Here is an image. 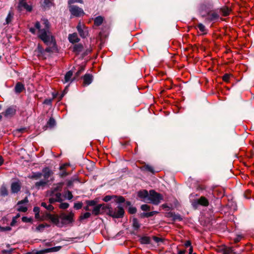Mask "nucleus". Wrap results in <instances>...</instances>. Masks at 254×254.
<instances>
[{"label": "nucleus", "instance_id": "f257e3e1", "mask_svg": "<svg viewBox=\"0 0 254 254\" xmlns=\"http://www.w3.org/2000/svg\"><path fill=\"white\" fill-rule=\"evenodd\" d=\"M50 23L47 19H42L40 22L37 21L34 24V27L29 28V31L32 34H35L38 31V37L48 47L45 51L50 53L57 49L56 40L50 31Z\"/></svg>", "mask_w": 254, "mask_h": 254}, {"label": "nucleus", "instance_id": "f03ea898", "mask_svg": "<svg viewBox=\"0 0 254 254\" xmlns=\"http://www.w3.org/2000/svg\"><path fill=\"white\" fill-rule=\"evenodd\" d=\"M148 199V202L152 203L155 205H158L163 199V196L154 190H151L149 191V195Z\"/></svg>", "mask_w": 254, "mask_h": 254}, {"label": "nucleus", "instance_id": "7ed1b4c3", "mask_svg": "<svg viewBox=\"0 0 254 254\" xmlns=\"http://www.w3.org/2000/svg\"><path fill=\"white\" fill-rule=\"evenodd\" d=\"M74 213L70 212L68 214L62 213L60 214L61 219V227L64 225H67L73 222Z\"/></svg>", "mask_w": 254, "mask_h": 254}, {"label": "nucleus", "instance_id": "20e7f679", "mask_svg": "<svg viewBox=\"0 0 254 254\" xmlns=\"http://www.w3.org/2000/svg\"><path fill=\"white\" fill-rule=\"evenodd\" d=\"M109 215L114 218H121L124 214V210L120 206H118L114 209H110L109 211Z\"/></svg>", "mask_w": 254, "mask_h": 254}, {"label": "nucleus", "instance_id": "39448f33", "mask_svg": "<svg viewBox=\"0 0 254 254\" xmlns=\"http://www.w3.org/2000/svg\"><path fill=\"white\" fill-rule=\"evenodd\" d=\"M69 11L71 14L75 16L79 17L84 14V12L82 9L78 7V6L75 5H69Z\"/></svg>", "mask_w": 254, "mask_h": 254}, {"label": "nucleus", "instance_id": "423d86ee", "mask_svg": "<svg viewBox=\"0 0 254 254\" xmlns=\"http://www.w3.org/2000/svg\"><path fill=\"white\" fill-rule=\"evenodd\" d=\"M77 30L81 37L85 38L87 36L88 34V29L83 23L79 22L77 26Z\"/></svg>", "mask_w": 254, "mask_h": 254}, {"label": "nucleus", "instance_id": "0eeeda50", "mask_svg": "<svg viewBox=\"0 0 254 254\" xmlns=\"http://www.w3.org/2000/svg\"><path fill=\"white\" fill-rule=\"evenodd\" d=\"M16 110L15 106H11L8 107L4 112L2 113V114L6 118H11L15 115Z\"/></svg>", "mask_w": 254, "mask_h": 254}, {"label": "nucleus", "instance_id": "6e6552de", "mask_svg": "<svg viewBox=\"0 0 254 254\" xmlns=\"http://www.w3.org/2000/svg\"><path fill=\"white\" fill-rule=\"evenodd\" d=\"M51 197L49 198V201L50 203H53L55 202H61L63 201L62 194L60 192L56 193H50Z\"/></svg>", "mask_w": 254, "mask_h": 254}, {"label": "nucleus", "instance_id": "1a4fd4ad", "mask_svg": "<svg viewBox=\"0 0 254 254\" xmlns=\"http://www.w3.org/2000/svg\"><path fill=\"white\" fill-rule=\"evenodd\" d=\"M28 200L27 197H25L23 200H22L20 201H19L17 203L18 208L17 210L19 211L20 212H25L27 210V207L24 205H23V204H26L28 203Z\"/></svg>", "mask_w": 254, "mask_h": 254}, {"label": "nucleus", "instance_id": "9d476101", "mask_svg": "<svg viewBox=\"0 0 254 254\" xmlns=\"http://www.w3.org/2000/svg\"><path fill=\"white\" fill-rule=\"evenodd\" d=\"M219 18V15L214 11H210L208 12L206 19L209 21H212L217 19Z\"/></svg>", "mask_w": 254, "mask_h": 254}, {"label": "nucleus", "instance_id": "9b49d317", "mask_svg": "<svg viewBox=\"0 0 254 254\" xmlns=\"http://www.w3.org/2000/svg\"><path fill=\"white\" fill-rule=\"evenodd\" d=\"M138 197L143 200L144 201L148 202V198L149 195V193L146 190H142L139 191L137 193Z\"/></svg>", "mask_w": 254, "mask_h": 254}, {"label": "nucleus", "instance_id": "f8f14e48", "mask_svg": "<svg viewBox=\"0 0 254 254\" xmlns=\"http://www.w3.org/2000/svg\"><path fill=\"white\" fill-rule=\"evenodd\" d=\"M49 218L51 221L59 227H61V219L60 218V215H49Z\"/></svg>", "mask_w": 254, "mask_h": 254}, {"label": "nucleus", "instance_id": "ddd939ff", "mask_svg": "<svg viewBox=\"0 0 254 254\" xmlns=\"http://www.w3.org/2000/svg\"><path fill=\"white\" fill-rule=\"evenodd\" d=\"M21 189V185L19 181L13 182L11 185V190L12 193H17Z\"/></svg>", "mask_w": 254, "mask_h": 254}, {"label": "nucleus", "instance_id": "4468645a", "mask_svg": "<svg viewBox=\"0 0 254 254\" xmlns=\"http://www.w3.org/2000/svg\"><path fill=\"white\" fill-rule=\"evenodd\" d=\"M64 185L63 183H59L54 184L51 190V192L56 193L57 192H61Z\"/></svg>", "mask_w": 254, "mask_h": 254}, {"label": "nucleus", "instance_id": "2eb2a0df", "mask_svg": "<svg viewBox=\"0 0 254 254\" xmlns=\"http://www.w3.org/2000/svg\"><path fill=\"white\" fill-rule=\"evenodd\" d=\"M43 177L44 179L46 180L48 182L49 178L53 174L52 171L48 168H45L43 169Z\"/></svg>", "mask_w": 254, "mask_h": 254}, {"label": "nucleus", "instance_id": "dca6fc26", "mask_svg": "<svg viewBox=\"0 0 254 254\" xmlns=\"http://www.w3.org/2000/svg\"><path fill=\"white\" fill-rule=\"evenodd\" d=\"M196 203L203 206H207L209 205L208 200L204 196H201L196 200Z\"/></svg>", "mask_w": 254, "mask_h": 254}, {"label": "nucleus", "instance_id": "f3484780", "mask_svg": "<svg viewBox=\"0 0 254 254\" xmlns=\"http://www.w3.org/2000/svg\"><path fill=\"white\" fill-rule=\"evenodd\" d=\"M19 8L20 9H26L28 11H31L32 9L31 5H28L26 1L19 2Z\"/></svg>", "mask_w": 254, "mask_h": 254}, {"label": "nucleus", "instance_id": "a211bd4d", "mask_svg": "<svg viewBox=\"0 0 254 254\" xmlns=\"http://www.w3.org/2000/svg\"><path fill=\"white\" fill-rule=\"evenodd\" d=\"M220 251L223 254H231L233 253V248L224 246L220 248Z\"/></svg>", "mask_w": 254, "mask_h": 254}, {"label": "nucleus", "instance_id": "6ab92c4d", "mask_svg": "<svg viewBox=\"0 0 254 254\" xmlns=\"http://www.w3.org/2000/svg\"><path fill=\"white\" fill-rule=\"evenodd\" d=\"M68 39L69 41L72 43H77L79 41V39L78 37L77 33H76L69 34L68 35Z\"/></svg>", "mask_w": 254, "mask_h": 254}, {"label": "nucleus", "instance_id": "aec40b11", "mask_svg": "<svg viewBox=\"0 0 254 254\" xmlns=\"http://www.w3.org/2000/svg\"><path fill=\"white\" fill-rule=\"evenodd\" d=\"M93 80V76L91 74H86L83 76V83L85 85H89L90 84Z\"/></svg>", "mask_w": 254, "mask_h": 254}, {"label": "nucleus", "instance_id": "412c9836", "mask_svg": "<svg viewBox=\"0 0 254 254\" xmlns=\"http://www.w3.org/2000/svg\"><path fill=\"white\" fill-rule=\"evenodd\" d=\"M72 76V72L71 71H68L67 72L64 76V80L63 81V83H65L66 82L71 81Z\"/></svg>", "mask_w": 254, "mask_h": 254}, {"label": "nucleus", "instance_id": "4be33fe9", "mask_svg": "<svg viewBox=\"0 0 254 254\" xmlns=\"http://www.w3.org/2000/svg\"><path fill=\"white\" fill-rule=\"evenodd\" d=\"M69 165L67 163H65L63 165H62L60 167V169L61 170V173H60V176L62 177H65L68 175V173L66 172L64 169L67 166H68Z\"/></svg>", "mask_w": 254, "mask_h": 254}, {"label": "nucleus", "instance_id": "5701e85b", "mask_svg": "<svg viewBox=\"0 0 254 254\" xmlns=\"http://www.w3.org/2000/svg\"><path fill=\"white\" fill-rule=\"evenodd\" d=\"M48 182L47 181H46V180L43 179L42 180H40L39 182H37L35 183V186L37 189H39L41 187H43L45 186L47 184Z\"/></svg>", "mask_w": 254, "mask_h": 254}, {"label": "nucleus", "instance_id": "b1692460", "mask_svg": "<svg viewBox=\"0 0 254 254\" xmlns=\"http://www.w3.org/2000/svg\"><path fill=\"white\" fill-rule=\"evenodd\" d=\"M141 170L143 171H147L153 174L155 173L153 168L149 165H145L141 167Z\"/></svg>", "mask_w": 254, "mask_h": 254}, {"label": "nucleus", "instance_id": "393cba45", "mask_svg": "<svg viewBox=\"0 0 254 254\" xmlns=\"http://www.w3.org/2000/svg\"><path fill=\"white\" fill-rule=\"evenodd\" d=\"M24 89V85L20 82H18L15 87V91L16 93H20Z\"/></svg>", "mask_w": 254, "mask_h": 254}, {"label": "nucleus", "instance_id": "a878e982", "mask_svg": "<svg viewBox=\"0 0 254 254\" xmlns=\"http://www.w3.org/2000/svg\"><path fill=\"white\" fill-rule=\"evenodd\" d=\"M43 173L40 172L33 173L30 176V178L34 180H38L42 178Z\"/></svg>", "mask_w": 254, "mask_h": 254}, {"label": "nucleus", "instance_id": "bb28decb", "mask_svg": "<svg viewBox=\"0 0 254 254\" xmlns=\"http://www.w3.org/2000/svg\"><path fill=\"white\" fill-rule=\"evenodd\" d=\"M221 11L222 12V14L223 16H226L227 15H229V14L231 12V10L230 8H228V7H224L221 9Z\"/></svg>", "mask_w": 254, "mask_h": 254}, {"label": "nucleus", "instance_id": "cd10ccee", "mask_svg": "<svg viewBox=\"0 0 254 254\" xmlns=\"http://www.w3.org/2000/svg\"><path fill=\"white\" fill-rule=\"evenodd\" d=\"M103 21V18L102 16H99L95 18L94 20V24L96 26H100L102 24Z\"/></svg>", "mask_w": 254, "mask_h": 254}, {"label": "nucleus", "instance_id": "c85d7f7f", "mask_svg": "<svg viewBox=\"0 0 254 254\" xmlns=\"http://www.w3.org/2000/svg\"><path fill=\"white\" fill-rule=\"evenodd\" d=\"M198 29L200 31V32L202 33V34H205L207 33V30L205 27V26L199 23L197 26Z\"/></svg>", "mask_w": 254, "mask_h": 254}, {"label": "nucleus", "instance_id": "c756f323", "mask_svg": "<svg viewBox=\"0 0 254 254\" xmlns=\"http://www.w3.org/2000/svg\"><path fill=\"white\" fill-rule=\"evenodd\" d=\"M101 208V205L100 204L95 206L92 210V213L95 215H98L100 213Z\"/></svg>", "mask_w": 254, "mask_h": 254}, {"label": "nucleus", "instance_id": "7c9ffc66", "mask_svg": "<svg viewBox=\"0 0 254 254\" xmlns=\"http://www.w3.org/2000/svg\"><path fill=\"white\" fill-rule=\"evenodd\" d=\"M8 194L7 190L5 186H2L0 189V194L1 196H5Z\"/></svg>", "mask_w": 254, "mask_h": 254}, {"label": "nucleus", "instance_id": "2f4dec72", "mask_svg": "<svg viewBox=\"0 0 254 254\" xmlns=\"http://www.w3.org/2000/svg\"><path fill=\"white\" fill-rule=\"evenodd\" d=\"M82 46L80 44L75 45L73 47V51L78 54L82 51Z\"/></svg>", "mask_w": 254, "mask_h": 254}, {"label": "nucleus", "instance_id": "473e14b6", "mask_svg": "<svg viewBox=\"0 0 254 254\" xmlns=\"http://www.w3.org/2000/svg\"><path fill=\"white\" fill-rule=\"evenodd\" d=\"M140 243L143 244H148L150 243V239L149 237L144 236L140 239Z\"/></svg>", "mask_w": 254, "mask_h": 254}, {"label": "nucleus", "instance_id": "72a5a7b5", "mask_svg": "<svg viewBox=\"0 0 254 254\" xmlns=\"http://www.w3.org/2000/svg\"><path fill=\"white\" fill-rule=\"evenodd\" d=\"M13 13L11 12H9V13L8 14V15L6 17V20H5L6 24H9L12 21V20L13 19Z\"/></svg>", "mask_w": 254, "mask_h": 254}, {"label": "nucleus", "instance_id": "f704fd0d", "mask_svg": "<svg viewBox=\"0 0 254 254\" xmlns=\"http://www.w3.org/2000/svg\"><path fill=\"white\" fill-rule=\"evenodd\" d=\"M54 0H44V6L45 7H50L53 4Z\"/></svg>", "mask_w": 254, "mask_h": 254}, {"label": "nucleus", "instance_id": "c9c22d12", "mask_svg": "<svg viewBox=\"0 0 254 254\" xmlns=\"http://www.w3.org/2000/svg\"><path fill=\"white\" fill-rule=\"evenodd\" d=\"M232 76V75L229 73L225 74L222 77L223 80L226 82H229L230 78Z\"/></svg>", "mask_w": 254, "mask_h": 254}, {"label": "nucleus", "instance_id": "e433bc0d", "mask_svg": "<svg viewBox=\"0 0 254 254\" xmlns=\"http://www.w3.org/2000/svg\"><path fill=\"white\" fill-rule=\"evenodd\" d=\"M114 200L117 203H123L125 200L123 196H114Z\"/></svg>", "mask_w": 254, "mask_h": 254}, {"label": "nucleus", "instance_id": "4c0bfd02", "mask_svg": "<svg viewBox=\"0 0 254 254\" xmlns=\"http://www.w3.org/2000/svg\"><path fill=\"white\" fill-rule=\"evenodd\" d=\"M46 227H49V225L47 224H39L37 227H36V230L38 231H40V232H42L43 231L44 229Z\"/></svg>", "mask_w": 254, "mask_h": 254}, {"label": "nucleus", "instance_id": "58836bf2", "mask_svg": "<svg viewBox=\"0 0 254 254\" xmlns=\"http://www.w3.org/2000/svg\"><path fill=\"white\" fill-rule=\"evenodd\" d=\"M133 227L135 229H138L140 227V224L136 218H133L132 220Z\"/></svg>", "mask_w": 254, "mask_h": 254}, {"label": "nucleus", "instance_id": "ea45409f", "mask_svg": "<svg viewBox=\"0 0 254 254\" xmlns=\"http://www.w3.org/2000/svg\"><path fill=\"white\" fill-rule=\"evenodd\" d=\"M55 124V120L53 118H51L47 123V125L51 127H54Z\"/></svg>", "mask_w": 254, "mask_h": 254}, {"label": "nucleus", "instance_id": "a19ab883", "mask_svg": "<svg viewBox=\"0 0 254 254\" xmlns=\"http://www.w3.org/2000/svg\"><path fill=\"white\" fill-rule=\"evenodd\" d=\"M91 216V213L89 212H86L80 216L81 220L88 218Z\"/></svg>", "mask_w": 254, "mask_h": 254}, {"label": "nucleus", "instance_id": "79ce46f5", "mask_svg": "<svg viewBox=\"0 0 254 254\" xmlns=\"http://www.w3.org/2000/svg\"><path fill=\"white\" fill-rule=\"evenodd\" d=\"M65 197H66L68 200L71 199L73 197L71 192L69 190L66 191L65 193Z\"/></svg>", "mask_w": 254, "mask_h": 254}, {"label": "nucleus", "instance_id": "37998d69", "mask_svg": "<svg viewBox=\"0 0 254 254\" xmlns=\"http://www.w3.org/2000/svg\"><path fill=\"white\" fill-rule=\"evenodd\" d=\"M69 207V204L66 202H63L61 203L59 207L61 209H66Z\"/></svg>", "mask_w": 254, "mask_h": 254}, {"label": "nucleus", "instance_id": "c03bdc74", "mask_svg": "<svg viewBox=\"0 0 254 254\" xmlns=\"http://www.w3.org/2000/svg\"><path fill=\"white\" fill-rule=\"evenodd\" d=\"M158 213L157 211H152L150 212L145 213L143 214V215L146 217H149L152 216L155 214Z\"/></svg>", "mask_w": 254, "mask_h": 254}, {"label": "nucleus", "instance_id": "a18cd8bd", "mask_svg": "<svg viewBox=\"0 0 254 254\" xmlns=\"http://www.w3.org/2000/svg\"><path fill=\"white\" fill-rule=\"evenodd\" d=\"M33 211L35 214V217L38 218L39 216L40 208L38 207H34L33 208Z\"/></svg>", "mask_w": 254, "mask_h": 254}, {"label": "nucleus", "instance_id": "49530a36", "mask_svg": "<svg viewBox=\"0 0 254 254\" xmlns=\"http://www.w3.org/2000/svg\"><path fill=\"white\" fill-rule=\"evenodd\" d=\"M141 209L143 211H146L150 210V207L147 204H143L141 206Z\"/></svg>", "mask_w": 254, "mask_h": 254}, {"label": "nucleus", "instance_id": "de8ad7c7", "mask_svg": "<svg viewBox=\"0 0 254 254\" xmlns=\"http://www.w3.org/2000/svg\"><path fill=\"white\" fill-rule=\"evenodd\" d=\"M153 239L155 242L157 243H159L160 242H163V240L162 238L156 236H154L153 237Z\"/></svg>", "mask_w": 254, "mask_h": 254}, {"label": "nucleus", "instance_id": "09e8293b", "mask_svg": "<svg viewBox=\"0 0 254 254\" xmlns=\"http://www.w3.org/2000/svg\"><path fill=\"white\" fill-rule=\"evenodd\" d=\"M75 2L82 3V0H69L68 1V4L69 5H71V4L74 3Z\"/></svg>", "mask_w": 254, "mask_h": 254}, {"label": "nucleus", "instance_id": "8fccbe9b", "mask_svg": "<svg viewBox=\"0 0 254 254\" xmlns=\"http://www.w3.org/2000/svg\"><path fill=\"white\" fill-rule=\"evenodd\" d=\"M82 206V204L81 202H78V203H74V207L76 209H79L81 208Z\"/></svg>", "mask_w": 254, "mask_h": 254}, {"label": "nucleus", "instance_id": "3c124183", "mask_svg": "<svg viewBox=\"0 0 254 254\" xmlns=\"http://www.w3.org/2000/svg\"><path fill=\"white\" fill-rule=\"evenodd\" d=\"M11 230V228L9 226L0 227V231H7Z\"/></svg>", "mask_w": 254, "mask_h": 254}, {"label": "nucleus", "instance_id": "603ef678", "mask_svg": "<svg viewBox=\"0 0 254 254\" xmlns=\"http://www.w3.org/2000/svg\"><path fill=\"white\" fill-rule=\"evenodd\" d=\"M112 198H114V196L107 195L104 198L103 200L105 202H108L110 201Z\"/></svg>", "mask_w": 254, "mask_h": 254}, {"label": "nucleus", "instance_id": "864d4df0", "mask_svg": "<svg viewBox=\"0 0 254 254\" xmlns=\"http://www.w3.org/2000/svg\"><path fill=\"white\" fill-rule=\"evenodd\" d=\"M136 209L133 207H130L128 209V212L130 214H134L136 212Z\"/></svg>", "mask_w": 254, "mask_h": 254}, {"label": "nucleus", "instance_id": "5fc2aeb1", "mask_svg": "<svg viewBox=\"0 0 254 254\" xmlns=\"http://www.w3.org/2000/svg\"><path fill=\"white\" fill-rule=\"evenodd\" d=\"M242 238L241 236H237L236 238L234 239V242L235 243H237L240 242Z\"/></svg>", "mask_w": 254, "mask_h": 254}, {"label": "nucleus", "instance_id": "6e6d98bb", "mask_svg": "<svg viewBox=\"0 0 254 254\" xmlns=\"http://www.w3.org/2000/svg\"><path fill=\"white\" fill-rule=\"evenodd\" d=\"M87 204L88 206H94L95 202L94 200H89L87 201Z\"/></svg>", "mask_w": 254, "mask_h": 254}, {"label": "nucleus", "instance_id": "4d7b16f0", "mask_svg": "<svg viewBox=\"0 0 254 254\" xmlns=\"http://www.w3.org/2000/svg\"><path fill=\"white\" fill-rule=\"evenodd\" d=\"M16 220L17 219H16V218H13L12 221L10 223L11 226H14L16 225V224L17 223Z\"/></svg>", "mask_w": 254, "mask_h": 254}, {"label": "nucleus", "instance_id": "13d9d810", "mask_svg": "<svg viewBox=\"0 0 254 254\" xmlns=\"http://www.w3.org/2000/svg\"><path fill=\"white\" fill-rule=\"evenodd\" d=\"M185 246L186 247H191V242L190 241H187L186 242V243H185Z\"/></svg>", "mask_w": 254, "mask_h": 254}, {"label": "nucleus", "instance_id": "bf43d9fd", "mask_svg": "<svg viewBox=\"0 0 254 254\" xmlns=\"http://www.w3.org/2000/svg\"><path fill=\"white\" fill-rule=\"evenodd\" d=\"M51 204V203L48 205V206L46 209L49 211H52L54 209V207Z\"/></svg>", "mask_w": 254, "mask_h": 254}, {"label": "nucleus", "instance_id": "052dcab7", "mask_svg": "<svg viewBox=\"0 0 254 254\" xmlns=\"http://www.w3.org/2000/svg\"><path fill=\"white\" fill-rule=\"evenodd\" d=\"M68 86H67L65 88V89H64V92H63V93L62 97H63L64 96V95L67 93V89H68Z\"/></svg>", "mask_w": 254, "mask_h": 254}, {"label": "nucleus", "instance_id": "680f3d73", "mask_svg": "<svg viewBox=\"0 0 254 254\" xmlns=\"http://www.w3.org/2000/svg\"><path fill=\"white\" fill-rule=\"evenodd\" d=\"M41 206L42 207L45 208L46 209H47L48 205L47 204V203L46 202H42Z\"/></svg>", "mask_w": 254, "mask_h": 254}, {"label": "nucleus", "instance_id": "e2e57ef3", "mask_svg": "<svg viewBox=\"0 0 254 254\" xmlns=\"http://www.w3.org/2000/svg\"><path fill=\"white\" fill-rule=\"evenodd\" d=\"M51 100L46 99L44 101V103L47 104H50L51 103Z\"/></svg>", "mask_w": 254, "mask_h": 254}, {"label": "nucleus", "instance_id": "0e129e2a", "mask_svg": "<svg viewBox=\"0 0 254 254\" xmlns=\"http://www.w3.org/2000/svg\"><path fill=\"white\" fill-rule=\"evenodd\" d=\"M193 252V248L192 247H190L189 249V254H195V253H192Z\"/></svg>", "mask_w": 254, "mask_h": 254}, {"label": "nucleus", "instance_id": "69168bd1", "mask_svg": "<svg viewBox=\"0 0 254 254\" xmlns=\"http://www.w3.org/2000/svg\"><path fill=\"white\" fill-rule=\"evenodd\" d=\"M22 219V221L23 222H28V221H29V219L27 218L26 217H23Z\"/></svg>", "mask_w": 254, "mask_h": 254}, {"label": "nucleus", "instance_id": "338daca9", "mask_svg": "<svg viewBox=\"0 0 254 254\" xmlns=\"http://www.w3.org/2000/svg\"><path fill=\"white\" fill-rule=\"evenodd\" d=\"M186 251L185 250H181L179 251L178 254H186Z\"/></svg>", "mask_w": 254, "mask_h": 254}, {"label": "nucleus", "instance_id": "774afa93", "mask_svg": "<svg viewBox=\"0 0 254 254\" xmlns=\"http://www.w3.org/2000/svg\"><path fill=\"white\" fill-rule=\"evenodd\" d=\"M3 162V159L1 156H0V166H1Z\"/></svg>", "mask_w": 254, "mask_h": 254}]
</instances>
